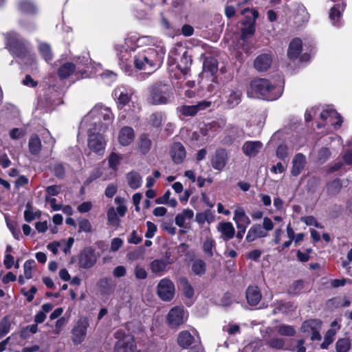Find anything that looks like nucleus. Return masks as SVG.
Masks as SVG:
<instances>
[{
  "instance_id": "obj_52",
  "label": "nucleus",
  "mask_w": 352,
  "mask_h": 352,
  "mask_svg": "<svg viewBox=\"0 0 352 352\" xmlns=\"http://www.w3.org/2000/svg\"><path fill=\"white\" fill-rule=\"evenodd\" d=\"M39 51L46 61H49L52 58V54L49 45L46 43H41L39 45Z\"/></svg>"
},
{
  "instance_id": "obj_16",
  "label": "nucleus",
  "mask_w": 352,
  "mask_h": 352,
  "mask_svg": "<svg viewBox=\"0 0 352 352\" xmlns=\"http://www.w3.org/2000/svg\"><path fill=\"white\" fill-rule=\"evenodd\" d=\"M97 261V256L91 249L85 250L81 252L79 258V265L80 267L88 269L93 267Z\"/></svg>"
},
{
  "instance_id": "obj_37",
  "label": "nucleus",
  "mask_w": 352,
  "mask_h": 352,
  "mask_svg": "<svg viewBox=\"0 0 352 352\" xmlns=\"http://www.w3.org/2000/svg\"><path fill=\"white\" fill-rule=\"evenodd\" d=\"M226 98L227 105L230 108H233L240 103L241 92L239 90H231Z\"/></svg>"
},
{
  "instance_id": "obj_10",
  "label": "nucleus",
  "mask_w": 352,
  "mask_h": 352,
  "mask_svg": "<svg viewBox=\"0 0 352 352\" xmlns=\"http://www.w3.org/2000/svg\"><path fill=\"white\" fill-rule=\"evenodd\" d=\"M188 316V312L182 307L172 308L167 314L166 319L168 325L172 328H176L183 324Z\"/></svg>"
},
{
  "instance_id": "obj_12",
  "label": "nucleus",
  "mask_w": 352,
  "mask_h": 352,
  "mask_svg": "<svg viewBox=\"0 0 352 352\" xmlns=\"http://www.w3.org/2000/svg\"><path fill=\"white\" fill-rule=\"evenodd\" d=\"M89 322L86 318H80L74 324L72 330V340L74 344L82 343L87 335Z\"/></svg>"
},
{
  "instance_id": "obj_2",
  "label": "nucleus",
  "mask_w": 352,
  "mask_h": 352,
  "mask_svg": "<svg viewBox=\"0 0 352 352\" xmlns=\"http://www.w3.org/2000/svg\"><path fill=\"white\" fill-rule=\"evenodd\" d=\"M113 116L111 110L102 105L95 106L82 121V127H94L105 131L112 123Z\"/></svg>"
},
{
  "instance_id": "obj_7",
  "label": "nucleus",
  "mask_w": 352,
  "mask_h": 352,
  "mask_svg": "<svg viewBox=\"0 0 352 352\" xmlns=\"http://www.w3.org/2000/svg\"><path fill=\"white\" fill-rule=\"evenodd\" d=\"M171 97L169 87L166 85L159 84L151 88L149 100L153 104H163L167 103Z\"/></svg>"
},
{
  "instance_id": "obj_23",
  "label": "nucleus",
  "mask_w": 352,
  "mask_h": 352,
  "mask_svg": "<svg viewBox=\"0 0 352 352\" xmlns=\"http://www.w3.org/2000/svg\"><path fill=\"white\" fill-rule=\"evenodd\" d=\"M227 153L224 149H219L212 159V166L216 170H221L224 168L227 162Z\"/></svg>"
},
{
  "instance_id": "obj_44",
  "label": "nucleus",
  "mask_w": 352,
  "mask_h": 352,
  "mask_svg": "<svg viewBox=\"0 0 352 352\" xmlns=\"http://www.w3.org/2000/svg\"><path fill=\"white\" fill-rule=\"evenodd\" d=\"M41 148V142L37 135L31 136L29 140V149L31 153L34 155L38 154Z\"/></svg>"
},
{
  "instance_id": "obj_35",
  "label": "nucleus",
  "mask_w": 352,
  "mask_h": 352,
  "mask_svg": "<svg viewBox=\"0 0 352 352\" xmlns=\"http://www.w3.org/2000/svg\"><path fill=\"white\" fill-rule=\"evenodd\" d=\"M191 270L195 274L201 276L206 271V263L201 258H196L192 262Z\"/></svg>"
},
{
  "instance_id": "obj_3",
  "label": "nucleus",
  "mask_w": 352,
  "mask_h": 352,
  "mask_svg": "<svg viewBox=\"0 0 352 352\" xmlns=\"http://www.w3.org/2000/svg\"><path fill=\"white\" fill-rule=\"evenodd\" d=\"M153 39L148 36L138 37L132 35L126 38L123 43L116 46L117 56L120 61V65H127V61L131 57V52L136 50H142L143 47L151 45Z\"/></svg>"
},
{
  "instance_id": "obj_21",
  "label": "nucleus",
  "mask_w": 352,
  "mask_h": 352,
  "mask_svg": "<svg viewBox=\"0 0 352 352\" xmlns=\"http://www.w3.org/2000/svg\"><path fill=\"white\" fill-rule=\"evenodd\" d=\"M272 63V56L267 54H263L256 58L254 65L257 71L263 72L270 67Z\"/></svg>"
},
{
  "instance_id": "obj_39",
  "label": "nucleus",
  "mask_w": 352,
  "mask_h": 352,
  "mask_svg": "<svg viewBox=\"0 0 352 352\" xmlns=\"http://www.w3.org/2000/svg\"><path fill=\"white\" fill-rule=\"evenodd\" d=\"M192 336L187 331H182L178 336V344L183 348H187L193 342Z\"/></svg>"
},
{
  "instance_id": "obj_51",
  "label": "nucleus",
  "mask_w": 352,
  "mask_h": 352,
  "mask_svg": "<svg viewBox=\"0 0 352 352\" xmlns=\"http://www.w3.org/2000/svg\"><path fill=\"white\" fill-rule=\"evenodd\" d=\"M277 331L279 334L285 336H293L296 333V330L292 326L281 324L278 327Z\"/></svg>"
},
{
  "instance_id": "obj_57",
  "label": "nucleus",
  "mask_w": 352,
  "mask_h": 352,
  "mask_svg": "<svg viewBox=\"0 0 352 352\" xmlns=\"http://www.w3.org/2000/svg\"><path fill=\"white\" fill-rule=\"evenodd\" d=\"M134 274L138 279H145L147 277V272L144 267L136 265L134 268Z\"/></svg>"
},
{
  "instance_id": "obj_19",
  "label": "nucleus",
  "mask_w": 352,
  "mask_h": 352,
  "mask_svg": "<svg viewBox=\"0 0 352 352\" xmlns=\"http://www.w3.org/2000/svg\"><path fill=\"white\" fill-rule=\"evenodd\" d=\"M217 230L221 233L220 238L226 241L232 239L235 234V229L230 222L219 223Z\"/></svg>"
},
{
  "instance_id": "obj_59",
  "label": "nucleus",
  "mask_w": 352,
  "mask_h": 352,
  "mask_svg": "<svg viewBox=\"0 0 352 352\" xmlns=\"http://www.w3.org/2000/svg\"><path fill=\"white\" fill-rule=\"evenodd\" d=\"M268 344L270 346H271L272 348H274L276 349H283V347L285 346V340L282 338H275L271 339L269 341Z\"/></svg>"
},
{
  "instance_id": "obj_43",
  "label": "nucleus",
  "mask_w": 352,
  "mask_h": 352,
  "mask_svg": "<svg viewBox=\"0 0 352 352\" xmlns=\"http://www.w3.org/2000/svg\"><path fill=\"white\" fill-rule=\"evenodd\" d=\"M255 32L254 20L249 22L248 25L241 30V39L244 42H246L250 38H251Z\"/></svg>"
},
{
  "instance_id": "obj_30",
  "label": "nucleus",
  "mask_w": 352,
  "mask_h": 352,
  "mask_svg": "<svg viewBox=\"0 0 352 352\" xmlns=\"http://www.w3.org/2000/svg\"><path fill=\"white\" fill-rule=\"evenodd\" d=\"M309 14L303 5H298L296 9L294 16V23L297 25H301L308 21Z\"/></svg>"
},
{
  "instance_id": "obj_32",
  "label": "nucleus",
  "mask_w": 352,
  "mask_h": 352,
  "mask_svg": "<svg viewBox=\"0 0 352 352\" xmlns=\"http://www.w3.org/2000/svg\"><path fill=\"white\" fill-rule=\"evenodd\" d=\"M138 148L142 154L148 153L151 148V140L146 134L141 135L138 140Z\"/></svg>"
},
{
  "instance_id": "obj_17",
  "label": "nucleus",
  "mask_w": 352,
  "mask_h": 352,
  "mask_svg": "<svg viewBox=\"0 0 352 352\" xmlns=\"http://www.w3.org/2000/svg\"><path fill=\"white\" fill-rule=\"evenodd\" d=\"M131 94V91L124 87L115 89L113 96L119 108H122L129 103Z\"/></svg>"
},
{
  "instance_id": "obj_6",
  "label": "nucleus",
  "mask_w": 352,
  "mask_h": 352,
  "mask_svg": "<svg viewBox=\"0 0 352 352\" xmlns=\"http://www.w3.org/2000/svg\"><path fill=\"white\" fill-rule=\"evenodd\" d=\"M114 336L117 340L114 352H139L136 349L133 337L131 334L119 329L115 333Z\"/></svg>"
},
{
  "instance_id": "obj_11",
  "label": "nucleus",
  "mask_w": 352,
  "mask_h": 352,
  "mask_svg": "<svg viewBox=\"0 0 352 352\" xmlns=\"http://www.w3.org/2000/svg\"><path fill=\"white\" fill-rule=\"evenodd\" d=\"M175 292V285L169 278H162L157 285V295L164 301H170L174 297Z\"/></svg>"
},
{
  "instance_id": "obj_26",
  "label": "nucleus",
  "mask_w": 352,
  "mask_h": 352,
  "mask_svg": "<svg viewBox=\"0 0 352 352\" xmlns=\"http://www.w3.org/2000/svg\"><path fill=\"white\" fill-rule=\"evenodd\" d=\"M202 250L208 258H212L217 254L216 242L211 236H206L204 239Z\"/></svg>"
},
{
  "instance_id": "obj_46",
  "label": "nucleus",
  "mask_w": 352,
  "mask_h": 352,
  "mask_svg": "<svg viewBox=\"0 0 352 352\" xmlns=\"http://www.w3.org/2000/svg\"><path fill=\"white\" fill-rule=\"evenodd\" d=\"M164 115L162 113H154L150 116L148 123L154 127H159L164 121Z\"/></svg>"
},
{
  "instance_id": "obj_20",
  "label": "nucleus",
  "mask_w": 352,
  "mask_h": 352,
  "mask_svg": "<svg viewBox=\"0 0 352 352\" xmlns=\"http://www.w3.org/2000/svg\"><path fill=\"white\" fill-rule=\"evenodd\" d=\"M170 153L175 164H181L186 155L184 146L179 142H175L172 145Z\"/></svg>"
},
{
  "instance_id": "obj_38",
  "label": "nucleus",
  "mask_w": 352,
  "mask_h": 352,
  "mask_svg": "<svg viewBox=\"0 0 352 352\" xmlns=\"http://www.w3.org/2000/svg\"><path fill=\"white\" fill-rule=\"evenodd\" d=\"M171 192L169 190H166L165 193L157 198L155 201L156 204H167L170 207L175 208L177 206V201L175 198L170 199Z\"/></svg>"
},
{
  "instance_id": "obj_47",
  "label": "nucleus",
  "mask_w": 352,
  "mask_h": 352,
  "mask_svg": "<svg viewBox=\"0 0 352 352\" xmlns=\"http://www.w3.org/2000/svg\"><path fill=\"white\" fill-rule=\"evenodd\" d=\"M11 321L6 316L0 320V338L8 334L10 330Z\"/></svg>"
},
{
  "instance_id": "obj_42",
  "label": "nucleus",
  "mask_w": 352,
  "mask_h": 352,
  "mask_svg": "<svg viewBox=\"0 0 352 352\" xmlns=\"http://www.w3.org/2000/svg\"><path fill=\"white\" fill-rule=\"evenodd\" d=\"M76 66L72 63H66L58 69V76L61 78L69 76L75 70Z\"/></svg>"
},
{
  "instance_id": "obj_13",
  "label": "nucleus",
  "mask_w": 352,
  "mask_h": 352,
  "mask_svg": "<svg viewBox=\"0 0 352 352\" xmlns=\"http://www.w3.org/2000/svg\"><path fill=\"white\" fill-rule=\"evenodd\" d=\"M211 105V102L209 101L203 100L198 102L196 104L192 105H182L177 108V112L179 116H194L199 111H203Z\"/></svg>"
},
{
  "instance_id": "obj_64",
  "label": "nucleus",
  "mask_w": 352,
  "mask_h": 352,
  "mask_svg": "<svg viewBox=\"0 0 352 352\" xmlns=\"http://www.w3.org/2000/svg\"><path fill=\"white\" fill-rule=\"evenodd\" d=\"M261 227L267 232L273 230L274 223L270 218L266 217L263 220V226Z\"/></svg>"
},
{
  "instance_id": "obj_15",
  "label": "nucleus",
  "mask_w": 352,
  "mask_h": 352,
  "mask_svg": "<svg viewBox=\"0 0 352 352\" xmlns=\"http://www.w3.org/2000/svg\"><path fill=\"white\" fill-rule=\"evenodd\" d=\"M135 133L131 126H124L120 129L118 135V141L123 146L130 145L134 140Z\"/></svg>"
},
{
  "instance_id": "obj_1",
  "label": "nucleus",
  "mask_w": 352,
  "mask_h": 352,
  "mask_svg": "<svg viewBox=\"0 0 352 352\" xmlns=\"http://www.w3.org/2000/svg\"><path fill=\"white\" fill-rule=\"evenodd\" d=\"M165 52L162 46L154 45L139 50L133 57L134 65L138 69L148 70L151 73L161 66Z\"/></svg>"
},
{
  "instance_id": "obj_34",
  "label": "nucleus",
  "mask_w": 352,
  "mask_h": 352,
  "mask_svg": "<svg viewBox=\"0 0 352 352\" xmlns=\"http://www.w3.org/2000/svg\"><path fill=\"white\" fill-rule=\"evenodd\" d=\"M126 180L129 186L132 189H137L142 184V177L140 175L135 171L129 173L126 175Z\"/></svg>"
},
{
  "instance_id": "obj_31",
  "label": "nucleus",
  "mask_w": 352,
  "mask_h": 352,
  "mask_svg": "<svg viewBox=\"0 0 352 352\" xmlns=\"http://www.w3.org/2000/svg\"><path fill=\"white\" fill-rule=\"evenodd\" d=\"M218 69L217 61L212 58H206L203 65V73L207 76H212Z\"/></svg>"
},
{
  "instance_id": "obj_50",
  "label": "nucleus",
  "mask_w": 352,
  "mask_h": 352,
  "mask_svg": "<svg viewBox=\"0 0 352 352\" xmlns=\"http://www.w3.org/2000/svg\"><path fill=\"white\" fill-rule=\"evenodd\" d=\"M78 232H91L92 231V226L90 221L85 218L78 220Z\"/></svg>"
},
{
  "instance_id": "obj_29",
  "label": "nucleus",
  "mask_w": 352,
  "mask_h": 352,
  "mask_svg": "<svg viewBox=\"0 0 352 352\" xmlns=\"http://www.w3.org/2000/svg\"><path fill=\"white\" fill-rule=\"evenodd\" d=\"M262 148V143L259 141L246 142L243 146V151L246 155L254 156Z\"/></svg>"
},
{
  "instance_id": "obj_40",
  "label": "nucleus",
  "mask_w": 352,
  "mask_h": 352,
  "mask_svg": "<svg viewBox=\"0 0 352 352\" xmlns=\"http://www.w3.org/2000/svg\"><path fill=\"white\" fill-rule=\"evenodd\" d=\"M344 3H342V4L338 3L331 9L329 18L333 24L338 23L341 12L344 10Z\"/></svg>"
},
{
  "instance_id": "obj_28",
  "label": "nucleus",
  "mask_w": 352,
  "mask_h": 352,
  "mask_svg": "<svg viewBox=\"0 0 352 352\" xmlns=\"http://www.w3.org/2000/svg\"><path fill=\"white\" fill-rule=\"evenodd\" d=\"M267 233L262 228L259 224L252 226L248 232L246 240L253 241L257 238L265 237Z\"/></svg>"
},
{
  "instance_id": "obj_33",
  "label": "nucleus",
  "mask_w": 352,
  "mask_h": 352,
  "mask_svg": "<svg viewBox=\"0 0 352 352\" xmlns=\"http://www.w3.org/2000/svg\"><path fill=\"white\" fill-rule=\"evenodd\" d=\"M194 216V212L191 209H184L175 217V223L179 227H184L187 220H190Z\"/></svg>"
},
{
  "instance_id": "obj_41",
  "label": "nucleus",
  "mask_w": 352,
  "mask_h": 352,
  "mask_svg": "<svg viewBox=\"0 0 352 352\" xmlns=\"http://www.w3.org/2000/svg\"><path fill=\"white\" fill-rule=\"evenodd\" d=\"M19 9L25 14H34L36 11V6L30 0H23L19 4Z\"/></svg>"
},
{
  "instance_id": "obj_54",
  "label": "nucleus",
  "mask_w": 352,
  "mask_h": 352,
  "mask_svg": "<svg viewBox=\"0 0 352 352\" xmlns=\"http://www.w3.org/2000/svg\"><path fill=\"white\" fill-rule=\"evenodd\" d=\"M115 203L118 205L116 211L120 217H123L126 212V207L124 205V199L117 197L115 199Z\"/></svg>"
},
{
  "instance_id": "obj_56",
  "label": "nucleus",
  "mask_w": 352,
  "mask_h": 352,
  "mask_svg": "<svg viewBox=\"0 0 352 352\" xmlns=\"http://www.w3.org/2000/svg\"><path fill=\"white\" fill-rule=\"evenodd\" d=\"M276 156L281 160H285L288 157V148L285 144H280L276 149Z\"/></svg>"
},
{
  "instance_id": "obj_5",
  "label": "nucleus",
  "mask_w": 352,
  "mask_h": 352,
  "mask_svg": "<svg viewBox=\"0 0 352 352\" xmlns=\"http://www.w3.org/2000/svg\"><path fill=\"white\" fill-rule=\"evenodd\" d=\"M318 116L322 121L331 125L340 126L342 122L341 116L333 109L329 107L325 108L313 107L307 110L305 114V120L309 122L313 118Z\"/></svg>"
},
{
  "instance_id": "obj_60",
  "label": "nucleus",
  "mask_w": 352,
  "mask_h": 352,
  "mask_svg": "<svg viewBox=\"0 0 352 352\" xmlns=\"http://www.w3.org/2000/svg\"><path fill=\"white\" fill-rule=\"evenodd\" d=\"M284 232L281 228H276L273 234V239H272V245H279L281 241L282 236Z\"/></svg>"
},
{
  "instance_id": "obj_18",
  "label": "nucleus",
  "mask_w": 352,
  "mask_h": 352,
  "mask_svg": "<svg viewBox=\"0 0 352 352\" xmlns=\"http://www.w3.org/2000/svg\"><path fill=\"white\" fill-rule=\"evenodd\" d=\"M233 220L235 222L237 228L246 229L250 224V219L246 215L244 209L237 206L234 211Z\"/></svg>"
},
{
  "instance_id": "obj_9",
  "label": "nucleus",
  "mask_w": 352,
  "mask_h": 352,
  "mask_svg": "<svg viewBox=\"0 0 352 352\" xmlns=\"http://www.w3.org/2000/svg\"><path fill=\"white\" fill-rule=\"evenodd\" d=\"M321 321L317 319H310L305 321L300 327V331L305 336H310L311 340H320Z\"/></svg>"
},
{
  "instance_id": "obj_62",
  "label": "nucleus",
  "mask_w": 352,
  "mask_h": 352,
  "mask_svg": "<svg viewBox=\"0 0 352 352\" xmlns=\"http://www.w3.org/2000/svg\"><path fill=\"white\" fill-rule=\"evenodd\" d=\"M330 151L327 148H322L318 151V160L324 162L330 157Z\"/></svg>"
},
{
  "instance_id": "obj_53",
  "label": "nucleus",
  "mask_w": 352,
  "mask_h": 352,
  "mask_svg": "<svg viewBox=\"0 0 352 352\" xmlns=\"http://www.w3.org/2000/svg\"><path fill=\"white\" fill-rule=\"evenodd\" d=\"M342 188V184L339 179H335L327 186V191L330 195L337 194Z\"/></svg>"
},
{
  "instance_id": "obj_8",
  "label": "nucleus",
  "mask_w": 352,
  "mask_h": 352,
  "mask_svg": "<svg viewBox=\"0 0 352 352\" xmlns=\"http://www.w3.org/2000/svg\"><path fill=\"white\" fill-rule=\"evenodd\" d=\"M88 131V146L94 152H103L105 148L106 142L102 133L98 129L94 127H86Z\"/></svg>"
},
{
  "instance_id": "obj_24",
  "label": "nucleus",
  "mask_w": 352,
  "mask_h": 352,
  "mask_svg": "<svg viewBox=\"0 0 352 352\" xmlns=\"http://www.w3.org/2000/svg\"><path fill=\"white\" fill-rule=\"evenodd\" d=\"M306 164V157L302 153L296 154L292 160V168L291 173L292 175L297 176L303 170Z\"/></svg>"
},
{
  "instance_id": "obj_61",
  "label": "nucleus",
  "mask_w": 352,
  "mask_h": 352,
  "mask_svg": "<svg viewBox=\"0 0 352 352\" xmlns=\"http://www.w3.org/2000/svg\"><path fill=\"white\" fill-rule=\"evenodd\" d=\"M7 226L9 230L12 232L13 236L19 240L21 234V232L19 229L16 228V225L14 222H10L6 220Z\"/></svg>"
},
{
  "instance_id": "obj_4",
  "label": "nucleus",
  "mask_w": 352,
  "mask_h": 352,
  "mask_svg": "<svg viewBox=\"0 0 352 352\" xmlns=\"http://www.w3.org/2000/svg\"><path fill=\"white\" fill-rule=\"evenodd\" d=\"M281 94L280 87L272 85L269 80L264 78H256L252 80L248 90L249 97L267 100H276Z\"/></svg>"
},
{
  "instance_id": "obj_63",
  "label": "nucleus",
  "mask_w": 352,
  "mask_h": 352,
  "mask_svg": "<svg viewBox=\"0 0 352 352\" xmlns=\"http://www.w3.org/2000/svg\"><path fill=\"white\" fill-rule=\"evenodd\" d=\"M349 150L344 154L343 159L346 164L352 165V140L349 142Z\"/></svg>"
},
{
  "instance_id": "obj_36",
  "label": "nucleus",
  "mask_w": 352,
  "mask_h": 352,
  "mask_svg": "<svg viewBox=\"0 0 352 352\" xmlns=\"http://www.w3.org/2000/svg\"><path fill=\"white\" fill-rule=\"evenodd\" d=\"M181 289L185 296L188 298L193 297L195 292L192 286L186 278H181L179 280Z\"/></svg>"
},
{
  "instance_id": "obj_55",
  "label": "nucleus",
  "mask_w": 352,
  "mask_h": 352,
  "mask_svg": "<svg viewBox=\"0 0 352 352\" xmlns=\"http://www.w3.org/2000/svg\"><path fill=\"white\" fill-rule=\"evenodd\" d=\"M335 334H336V332L333 329H330L326 333V334L324 336V341L320 345L322 349H327L328 347V346L331 343H332Z\"/></svg>"
},
{
  "instance_id": "obj_14",
  "label": "nucleus",
  "mask_w": 352,
  "mask_h": 352,
  "mask_svg": "<svg viewBox=\"0 0 352 352\" xmlns=\"http://www.w3.org/2000/svg\"><path fill=\"white\" fill-rule=\"evenodd\" d=\"M173 263L168 255L163 258L155 259L151 262L149 267L151 272L157 276H161L166 272L167 267Z\"/></svg>"
},
{
  "instance_id": "obj_45",
  "label": "nucleus",
  "mask_w": 352,
  "mask_h": 352,
  "mask_svg": "<svg viewBox=\"0 0 352 352\" xmlns=\"http://www.w3.org/2000/svg\"><path fill=\"white\" fill-rule=\"evenodd\" d=\"M351 347V340L349 338H340L336 344L337 352H348Z\"/></svg>"
},
{
  "instance_id": "obj_58",
  "label": "nucleus",
  "mask_w": 352,
  "mask_h": 352,
  "mask_svg": "<svg viewBox=\"0 0 352 352\" xmlns=\"http://www.w3.org/2000/svg\"><path fill=\"white\" fill-rule=\"evenodd\" d=\"M120 160L121 157L118 154L113 153L109 156V165L112 169L116 170Z\"/></svg>"
},
{
  "instance_id": "obj_27",
  "label": "nucleus",
  "mask_w": 352,
  "mask_h": 352,
  "mask_svg": "<svg viewBox=\"0 0 352 352\" xmlns=\"http://www.w3.org/2000/svg\"><path fill=\"white\" fill-rule=\"evenodd\" d=\"M302 41L300 38H294L289 43L287 55L290 59H296L302 51Z\"/></svg>"
},
{
  "instance_id": "obj_25",
  "label": "nucleus",
  "mask_w": 352,
  "mask_h": 352,
  "mask_svg": "<svg viewBox=\"0 0 352 352\" xmlns=\"http://www.w3.org/2000/svg\"><path fill=\"white\" fill-rule=\"evenodd\" d=\"M248 303L251 306L258 304L261 300V294L256 286H249L246 290Z\"/></svg>"
},
{
  "instance_id": "obj_48",
  "label": "nucleus",
  "mask_w": 352,
  "mask_h": 352,
  "mask_svg": "<svg viewBox=\"0 0 352 352\" xmlns=\"http://www.w3.org/2000/svg\"><path fill=\"white\" fill-rule=\"evenodd\" d=\"M107 220L109 223L113 226H118L120 223V219L113 207H110L107 210Z\"/></svg>"
},
{
  "instance_id": "obj_22",
  "label": "nucleus",
  "mask_w": 352,
  "mask_h": 352,
  "mask_svg": "<svg viewBox=\"0 0 352 352\" xmlns=\"http://www.w3.org/2000/svg\"><path fill=\"white\" fill-rule=\"evenodd\" d=\"M7 45L12 53L19 56L21 55V50L24 45L16 34H10L7 39Z\"/></svg>"
},
{
  "instance_id": "obj_49",
  "label": "nucleus",
  "mask_w": 352,
  "mask_h": 352,
  "mask_svg": "<svg viewBox=\"0 0 352 352\" xmlns=\"http://www.w3.org/2000/svg\"><path fill=\"white\" fill-rule=\"evenodd\" d=\"M36 267V263L34 260H28L25 262L24 268V276L26 279H30L32 278V270Z\"/></svg>"
}]
</instances>
